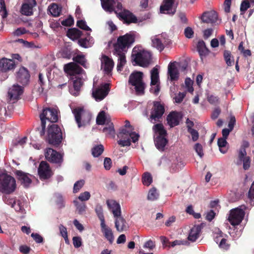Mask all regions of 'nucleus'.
Instances as JSON below:
<instances>
[{"label":"nucleus","mask_w":254,"mask_h":254,"mask_svg":"<svg viewBox=\"0 0 254 254\" xmlns=\"http://www.w3.org/2000/svg\"><path fill=\"white\" fill-rule=\"evenodd\" d=\"M64 70L73 80V87L69 88L71 94L74 96L79 95L81 86L86 78L84 71L77 64L70 63L64 66Z\"/></svg>","instance_id":"1"},{"label":"nucleus","mask_w":254,"mask_h":254,"mask_svg":"<svg viewBox=\"0 0 254 254\" xmlns=\"http://www.w3.org/2000/svg\"><path fill=\"white\" fill-rule=\"evenodd\" d=\"M134 37L130 34L120 36L114 45V54L118 57L117 70L121 71L126 63L125 53L127 49L134 43Z\"/></svg>","instance_id":"2"},{"label":"nucleus","mask_w":254,"mask_h":254,"mask_svg":"<svg viewBox=\"0 0 254 254\" xmlns=\"http://www.w3.org/2000/svg\"><path fill=\"white\" fill-rule=\"evenodd\" d=\"M102 8L106 12H115L119 17L127 23H136V18L129 11L123 8L122 5L119 2L114 0H101Z\"/></svg>","instance_id":"3"},{"label":"nucleus","mask_w":254,"mask_h":254,"mask_svg":"<svg viewBox=\"0 0 254 254\" xmlns=\"http://www.w3.org/2000/svg\"><path fill=\"white\" fill-rule=\"evenodd\" d=\"M134 128L128 121H125V128H122L117 135L120 139L118 143L121 146H128L130 145V139L134 143L138 141L139 134L133 131Z\"/></svg>","instance_id":"4"},{"label":"nucleus","mask_w":254,"mask_h":254,"mask_svg":"<svg viewBox=\"0 0 254 254\" xmlns=\"http://www.w3.org/2000/svg\"><path fill=\"white\" fill-rule=\"evenodd\" d=\"M151 53L140 47L133 48L131 53V62L133 65L147 67L151 63Z\"/></svg>","instance_id":"5"},{"label":"nucleus","mask_w":254,"mask_h":254,"mask_svg":"<svg viewBox=\"0 0 254 254\" xmlns=\"http://www.w3.org/2000/svg\"><path fill=\"white\" fill-rule=\"evenodd\" d=\"M153 129L155 132L154 142L156 148L159 151H163L168 140L166 138V131L163 125L157 124L153 126Z\"/></svg>","instance_id":"6"},{"label":"nucleus","mask_w":254,"mask_h":254,"mask_svg":"<svg viewBox=\"0 0 254 254\" xmlns=\"http://www.w3.org/2000/svg\"><path fill=\"white\" fill-rule=\"evenodd\" d=\"M16 182L13 177L5 173L0 174V192L9 194L14 191Z\"/></svg>","instance_id":"7"},{"label":"nucleus","mask_w":254,"mask_h":254,"mask_svg":"<svg viewBox=\"0 0 254 254\" xmlns=\"http://www.w3.org/2000/svg\"><path fill=\"white\" fill-rule=\"evenodd\" d=\"M71 110L78 127L85 126L89 124L91 114L88 111L81 107H77Z\"/></svg>","instance_id":"8"},{"label":"nucleus","mask_w":254,"mask_h":254,"mask_svg":"<svg viewBox=\"0 0 254 254\" xmlns=\"http://www.w3.org/2000/svg\"><path fill=\"white\" fill-rule=\"evenodd\" d=\"M246 208L245 205H241L230 211L228 220L232 226L238 225L242 222L245 215Z\"/></svg>","instance_id":"9"},{"label":"nucleus","mask_w":254,"mask_h":254,"mask_svg":"<svg viewBox=\"0 0 254 254\" xmlns=\"http://www.w3.org/2000/svg\"><path fill=\"white\" fill-rule=\"evenodd\" d=\"M143 73L140 71H135L132 73L129 77L128 82L134 87L137 94H142L145 87L144 83L142 81Z\"/></svg>","instance_id":"10"},{"label":"nucleus","mask_w":254,"mask_h":254,"mask_svg":"<svg viewBox=\"0 0 254 254\" xmlns=\"http://www.w3.org/2000/svg\"><path fill=\"white\" fill-rule=\"evenodd\" d=\"M48 138L49 142L54 145H58L62 142V132L58 125L53 124L49 127Z\"/></svg>","instance_id":"11"},{"label":"nucleus","mask_w":254,"mask_h":254,"mask_svg":"<svg viewBox=\"0 0 254 254\" xmlns=\"http://www.w3.org/2000/svg\"><path fill=\"white\" fill-rule=\"evenodd\" d=\"M58 111L56 108H45L43 109L42 112L40 115L41 121L44 125L46 121L51 123H56L58 121Z\"/></svg>","instance_id":"12"},{"label":"nucleus","mask_w":254,"mask_h":254,"mask_svg":"<svg viewBox=\"0 0 254 254\" xmlns=\"http://www.w3.org/2000/svg\"><path fill=\"white\" fill-rule=\"evenodd\" d=\"M236 164L238 166L243 165V169L247 170L249 169L251 166L250 157L247 155L245 148L243 147L240 148L238 153V158Z\"/></svg>","instance_id":"13"},{"label":"nucleus","mask_w":254,"mask_h":254,"mask_svg":"<svg viewBox=\"0 0 254 254\" xmlns=\"http://www.w3.org/2000/svg\"><path fill=\"white\" fill-rule=\"evenodd\" d=\"M108 84H105L99 87L93 88L92 96L97 101L104 99L108 94L109 88Z\"/></svg>","instance_id":"14"},{"label":"nucleus","mask_w":254,"mask_h":254,"mask_svg":"<svg viewBox=\"0 0 254 254\" xmlns=\"http://www.w3.org/2000/svg\"><path fill=\"white\" fill-rule=\"evenodd\" d=\"M164 113V107L159 102L154 103L150 117V122L153 124L159 121Z\"/></svg>","instance_id":"15"},{"label":"nucleus","mask_w":254,"mask_h":254,"mask_svg":"<svg viewBox=\"0 0 254 254\" xmlns=\"http://www.w3.org/2000/svg\"><path fill=\"white\" fill-rule=\"evenodd\" d=\"M45 156L47 160L53 163L60 164L63 160V155L51 148L46 149Z\"/></svg>","instance_id":"16"},{"label":"nucleus","mask_w":254,"mask_h":254,"mask_svg":"<svg viewBox=\"0 0 254 254\" xmlns=\"http://www.w3.org/2000/svg\"><path fill=\"white\" fill-rule=\"evenodd\" d=\"M38 173L40 179L45 180L50 178L53 174L49 165L45 161H42L38 167Z\"/></svg>","instance_id":"17"},{"label":"nucleus","mask_w":254,"mask_h":254,"mask_svg":"<svg viewBox=\"0 0 254 254\" xmlns=\"http://www.w3.org/2000/svg\"><path fill=\"white\" fill-rule=\"evenodd\" d=\"M159 81V71L156 67L151 70V85L150 91L157 95L159 92L160 88L158 85Z\"/></svg>","instance_id":"18"},{"label":"nucleus","mask_w":254,"mask_h":254,"mask_svg":"<svg viewBox=\"0 0 254 254\" xmlns=\"http://www.w3.org/2000/svg\"><path fill=\"white\" fill-rule=\"evenodd\" d=\"M35 0H24L21 6L20 11L24 15L30 16L33 13V7L36 5Z\"/></svg>","instance_id":"19"},{"label":"nucleus","mask_w":254,"mask_h":254,"mask_svg":"<svg viewBox=\"0 0 254 254\" xmlns=\"http://www.w3.org/2000/svg\"><path fill=\"white\" fill-rule=\"evenodd\" d=\"M101 68L105 73L110 74L113 68L114 63L113 60L108 56H103L101 60Z\"/></svg>","instance_id":"20"},{"label":"nucleus","mask_w":254,"mask_h":254,"mask_svg":"<svg viewBox=\"0 0 254 254\" xmlns=\"http://www.w3.org/2000/svg\"><path fill=\"white\" fill-rule=\"evenodd\" d=\"M30 74L28 70L24 67H20L16 74L17 81L23 85H25L28 82Z\"/></svg>","instance_id":"21"},{"label":"nucleus","mask_w":254,"mask_h":254,"mask_svg":"<svg viewBox=\"0 0 254 254\" xmlns=\"http://www.w3.org/2000/svg\"><path fill=\"white\" fill-rule=\"evenodd\" d=\"M109 209L112 212L114 217L121 215V208L120 204L115 200L109 199L106 201Z\"/></svg>","instance_id":"22"},{"label":"nucleus","mask_w":254,"mask_h":254,"mask_svg":"<svg viewBox=\"0 0 254 254\" xmlns=\"http://www.w3.org/2000/svg\"><path fill=\"white\" fill-rule=\"evenodd\" d=\"M174 0H164L163 4L160 8V12L164 14L173 15L175 13V9L172 8Z\"/></svg>","instance_id":"23"},{"label":"nucleus","mask_w":254,"mask_h":254,"mask_svg":"<svg viewBox=\"0 0 254 254\" xmlns=\"http://www.w3.org/2000/svg\"><path fill=\"white\" fill-rule=\"evenodd\" d=\"M100 225L101 231L104 237L110 244H112L114 241V237L112 229L106 225L105 222L101 223Z\"/></svg>","instance_id":"24"},{"label":"nucleus","mask_w":254,"mask_h":254,"mask_svg":"<svg viewBox=\"0 0 254 254\" xmlns=\"http://www.w3.org/2000/svg\"><path fill=\"white\" fill-rule=\"evenodd\" d=\"M16 175L21 184L24 187H27L31 183L32 176L29 174L25 173L21 171H17Z\"/></svg>","instance_id":"25"},{"label":"nucleus","mask_w":254,"mask_h":254,"mask_svg":"<svg viewBox=\"0 0 254 254\" xmlns=\"http://www.w3.org/2000/svg\"><path fill=\"white\" fill-rule=\"evenodd\" d=\"M15 64L13 60L3 58L0 60V69L3 72L13 69Z\"/></svg>","instance_id":"26"},{"label":"nucleus","mask_w":254,"mask_h":254,"mask_svg":"<svg viewBox=\"0 0 254 254\" xmlns=\"http://www.w3.org/2000/svg\"><path fill=\"white\" fill-rule=\"evenodd\" d=\"M201 19L204 23H214L217 19V14L214 11L205 12L202 14Z\"/></svg>","instance_id":"27"},{"label":"nucleus","mask_w":254,"mask_h":254,"mask_svg":"<svg viewBox=\"0 0 254 254\" xmlns=\"http://www.w3.org/2000/svg\"><path fill=\"white\" fill-rule=\"evenodd\" d=\"M114 218L115 219V227L118 232H121L127 229L128 225L121 215Z\"/></svg>","instance_id":"28"},{"label":"nucleus","mask_w":254,"mask_h":254,"mask_svg":"<svg viewBox=\"0 0 254 254\" xmlns=\"http://www.w3.org/2000/svg\"><path fill=\"white\" fill-rule=\"evenodd\" d=\"M22 93V87L17 84L13 85L8 91V95L10 98L13 99H17Z\"/></svg>","instance_id":"29"},{"label":"nucleus","mask_w":254,"mask_h":254,"mask_svg":"<svg viewBox=\"0 0 254 254\" xmlns=\"http://www.w3.org/2000/svg\"><path fill=\"white\" fill-rule=\"evenodd\" d=\"M168 74L170 80L174 81L178 79L179 77V72L175 63H171L168 65Z\"/></svg>","instance_id":"30"},{"label":"nucleus","mask_w":254,"mask_h":254,"mask_svg":"<svg viewBox=\"0 0 254 254\" xmlns=\"http://www.w3.org/2000/svg\"><path fill=\"white\" fill-rule=\"evenodd\" d=\"M201 230V226L200 225H194L190 229L188 236V240L192 242L195 241L198 238Z\"/></svg>","instance_id":"31"},{"label":"nucleus","mask_w":254,"mask_h":254,"mask_svg":"<svg viewBox=\"0 0 254 254\" xmlns=\"http://www.w3.org/2000/svg\"><path fill=\"white\" fill-rule=\"evenodd\" d=\"M168 125L171 127L176 126L179 124V114L177 112H172L169 114L167 118Z\"/></svg>","instance_id":"32"},{"label":"nucleus","mask_w":254,"mask_h":254,"mask_svg":"<svg viewBox=\"0 0 254 254\" xmlns=\"http://www.w3.org/2000/svg\"><path fill=\"white\" fill-rule=\"evenodd\" d=\"M164 40H162L158 37H155L152 39V45L157 49L159 52H161L164 49Z\"/></svg>","instance_id":"33"},{"label":"nucleus","mask_w":254,"mask_h":254,"mask_svg":"<svg viewBox=\"0 0 254 254\" xmlns=\"http://www.w3.org/2000/svg\"><path fill=\"white\" fill-rule=\"evenodd\" d=\"M197 48L201 57L206 56L209 53V51L206 48L204 42L203 41H200L198 42Z\"/></svg>","instance_id":"34"},{"label":"nucleus","mask_w":254,"mask_h":254,"mask_svg":"<svg viewBox=\"0 0 254 254\" xmlns=\"http://www.w3.org/2000/svg\"><path fill=\"white\" fill-rule=\"evenodd\" d=\"M81 32L77 28H72L69 29L67 32V36L72 40H75L79 38L81 36Z\"/></svg>","instance_id":"35"},{"label":"nucleus","mask_w":254,"mask_h":254,"mask_svg":"<svg viewBox=\"0 0 254 254\" xmlns=\"http://www.w3.org/2000/svg\"><path fill=\"white\" fill-rule=\"evenodd\" d=\"M53 199L58 207L62 208L64 206V199L61 193L58 192L54 193Z\"/></svg>","instance_id":"36"},{"label":"nucleus","mask_w":254,"mask_h":254,"mask_svg":"<svg viewBox=\"0 0 254 254\" xmlns=\"http://www.w3.org/2000/svg\"><path fill=\"white\" fill-rule=\"evenodd\" d=\"M49 11L53 16L57 17L60 15L61 7L57 4L53 3L49 7Z\"/></svg>","instance_id":"37"},{"label":"nucleus","mask_w":254,"mask_h":254,"mask_svg":"<svg viewBox=\"0 0 254 254\" xmlns=\"http://www.w3.org/2000/svg\"><path fill=\"white\" fill-rule=\"evenodd\" d=\"M73 60L82 65L85 68L88 67V65L85 60V57L82 54L77 55L73 58Z\"/></svg>","instance_id":"38"},{"label":"nucleus","mask_w":254,"mask_h":254,"mask_svg":"<svg viewBox=\"0 0 254 254\" xmlns=\"http://www.w3.org/2000/svg\"><path fill=\"white\" fill-rule=\"evenodd\" d=\"M226 235L224 234L219 228H215L213 231V238L215 242L218 244L222 238H225Z\"/></svg>","instance_id":"39"},{"label":"nucleus","mask_w":254,"mask_h":254,"mask_svg":"<svg viewBox=\"0 0 254 254\" xmlns=\"http://www.w3.org/2000/svg\"><path fill=\"white\" fill-rule=\"evenodd\" d=\"M217 144L219 146L220 151L223 154L226 153L227 151V149L225 148L227 144L226 139L222 137L219 138L217 141Z\"/></svg>","instance_id":"40"},{"label":"nucleus","mask_w":254,"mask_h":254,"mask_svg":"<svg viewBox=\"0 0 254 254\" xmlns=\"http://www.w3.org/2000/svg\"><path fill=\"white\" fill-rule=\"evenodd\" d=\"M92 39L90 36L85 38L80 39L78 40L79 45L83 48H87L91 46Z\"/></svg>","instance_id":"41"},{"label":"nucleus","mask_w":254,"mask_h":254,"mask_svg":"<svg viewBox=\"0 0 254 254\" xmlns=\"http://www.w3.org/2000/svg\"><path fill=\"white\" fill-rule=\"evenodd\" d=\"M104 147L100 144L94 146L92 149V154L94 157H97L101 155L104 151Z\"/></svg>","instance_id":"42"},{"label":"nucleus","mask_w":254,"mask_h":254,"mask_svg":"<svg viewBox=\"0 0 254 254\" xmlns=\"http://www.w3.org/2000/svg\"><path fill=\"white\" fill-rule=\"evenodd\" d=\"M103 132L107 135L114 137L115 131L113 123L110 124L108 127H104L103 129Z\"/></svg>","instance_id":"43"},{"label":"nucleus","mask_w":254,"mask_h":254,"mask_svg":"<svg viewBox=\"0 0 254 254\" xmlns=\"http://www.w3.org/2000/svg\"><path fill=\"white\" fill-rule=\"evenodd\" d=\"M142 182L144 185L149 186L152 182V177L151 174L149 172L144 173L142 176Z\"/></svg>","instance_id":"44"},{"label":"nucleus","mask_w":254,"mask_h":254,"mask_svg":"<svg viewBox=\"0 0 254 254\" xmlns=\"http://www.w3.org/2000/svg\"><path fill=\"white\" fill-rule=\"evenodd\" d=\"M73 203L74 204L79 214H83L85 212L87 207L84 203H80L77 200H75L73 201Z\"/></svg>","instance_id":"45"},{"label":"nucleus","mask_w":254,"mask_h":254,"mask_svg":"<svg viewBox=\"0 0 254 254\" xmlns=\"http://www.w3.org/2000/svg\"><path fill=\"white\" fill-rule=\"evenodd\" d=\"M95 211L99 220H100L101 223L105 222L103 212L102 206L100 204H97L95 206Z\"/></svg>","instance_id":"46"},{"label":"nucleus","mask_w":254,"mask_h":254,"mask_svg":"<svg viewBox=\"0 0 254 254\" xmlns=\"http://www.w3.org/2000/svg\"><path fill=\"white\" fill-rule=\"evenodd\" d=\"M159 196V194L157 192L155 188H153L151 189L148 193L147 199L150 201H154L156 200Z\"/></svg>","instance_id":"47"},{"label":"nucleus","mask_w":254,"mask_h":254,"mask_svg":"<svg viewBox=\"0 0 254 254\" xmlns=\"http://www.w3.org/2000/svg\"><path fill=\"white\" fill-rule=\"evenodd\" d=\"M11 207L13 208L15 211L23 213L25 211L22 203L19 200H16L14 199L13 203L12 204Z\"/></svg>","instance_id":"48"},{"label":"nucleus","mask_w":254,"mask_h":254,"mask_svg":"<svg viewBox=\"0 0 254 254\" xmlns=\"http://www.w3.org/2000/svg\"><path fill=\"white\" fill-rule=\"evenodd\" d=\"M106 122V113L104 111H101L98 115L96 118L97 124L103 125Z\"/></svg>","instance_id":"49"},{"label":"nucleus","mask_w":254,"mask_h":254,"mask_svg":"<svg viewBox=\"0 0 254 254\" xmlns=\"http://www.w3.org/2000/svg\"><path fill=\"white\" fill-rule=\"evenodd\" d=\"M193 81L190 78L188 77L185 79V84L186 88L188 91L190 93H192L193 91Z\"/></svg>","instance_id":"50"},{"label":"nucleus","mask_w":254,"mask_h":254,"mask_svg":"<svg viewBox=\"0 0 254 254\" xmlns=\"http://www.w3.org/2000/svg\"><path fill=\"white\" fill-rule=\"evenodd\" d=\"M84 184V181L83 180H81L75 182L73 186V193L77 192L82 188Z\"/></svg>","instance_id":"51"},{"label":"nucleus","mask_w":254,"mask_h":254,"mask_svg":"<svg viewBox=\"0 0 254 254\" xmlns=\"http://www.w3.org/2000/svg\"><path fill=\"white\" fill-rule=\"evenodd\" d=\"M76 25L79 28L83 30L90 31H91V28L87 25L86 22L85 20L82 19L77 20Z\"/></svg>","instance_id":"52"},{"label":"nucleus","mask_w":254,"mask_h":254,"mask_svg":"<svg viewBox=\"0 0 254 254\" xmlns=\"http://www.w3.org/2000/svg\"><path fill=\"white\" fill-rule=\"evenodd\" d=\"M0 13H1V16L3 18H5L7 15V12L3 0H0Z\"/></svg>","instance_id":"53"},{"label":"nucleus","mask_w":254,"mask_h":254,"mask_svg":"<svg viewBox=\"0 0 254 254\" xmlns=\"http://www.w3.org/2000/svg\"><path fill=\"white\" fill-rule=\"evenodd\" d=\"M91 197L90 193L86 191L81 193L78 197L79 200L81 201H86L88 200Z\"/></svg>","instance_id":"54"},{"label":"nucleus","mask_w":254,"mask_h":254,"mask_svg":"<svg viewBox=\"0 0 254 254\" xmlns=\"http://www.w3.org/2000/svg\"><path fill=\"white\" fill-rule=\"evenodd\" d=\"M250 4L248 0H243L240 6L241 12L244 13L249 7Z\"/></svg>","instance_id":"55"},{"label":"nucleus","mask_w":254,"mask_h":254,"mask_svg":"<svg viewBox=\"0 0 254 254\" xmlns=\"http://www.w3.org/2000/svg\"><path fill=\"white\" fill-rule=\"evenodd\" d=\"M194 149L200 158L203 157L204 154L203 152L202 146L200 143H196L194 146Z\"/></svg>","instance_id":"56"},{"label":"nucleus","mask_w":254,"mask_h":254,"mask_svg":"<svg viewBox=\"0 0 254 254\" xmlns=\"http://www.w3.org/2000/svg\"><path fill=\"white\" fill-rule=\"evenodd\" d=\"M249 198L252 205H254V182L252 184L249 191Z\"/></svg>","instance_id":"57"},{"label":"nucleus","mask_w":254,"mask_h":254,"mask_svg":"<svg viewBox=\"0 0 254 254\" xmlns=\"http://www.w3.org/2000/svg\"><path fill=\"white\" fill-rule=\"evenodd\" d=\"M73 245L75 248H78L82 245V239L81 237L76 236L72 238Z\"/></svg>","instance_id":"58"},{"label":"nucleus","mask_w":254,"mask_h":254,"mask_svg":"<svg viewBox=\"0 0 254 254\" xmlns=\"http://www.w3.org/2000/svg\"><path fill=\"white\" fill-rule=\"evenodd\" d=\"M9 116V114L7 112L5 107H0V118L1 120H4L7 117Z\"/></svg>","instance_id":"59"},{"label":"nucleus","mask_w":254,"mask_h":254,"mask_svg":"<svg viewBox=\"0 0 254 254\" xmlns=\"http://www.w3.org/2000/svg\"><path fill=\"white\" fill-rule=\"evenodd\" d=\"M73 18L71 16H69L67 18L62 21L61 24L65 26H70L73 24Z\"/></svg>","instance_id":"60"},{"label":"nucleus","mask_w":254,"mask_h":254,"mask_svg":"<svg viewBox=\"0 0 254 254\" xmlns=\"http://www.w3.org/2000/svg\"><path fill=\"white\" fill-rule=\"evenodd\" d=\"M188 132L191 134L193 141H196L199 137V133L197 130L193 128H190Z\"/></svg>","instance_id":"61"},{"label":"nucleus","mask_w":254,"mask_h":254,"mask_svg":"<svg viewBox=\"0 0 254 254\" xmlns=\"http://www.w3.org/2000/svg\"><path fill=\"white\" fill-rule=\"evenodd\" d=\"M185 96V92H179L174 98L175 102L177 103H180L183 101Z\"/></svg>","instance_id":"62"},{"label":"nucleus","mask_w":254,"mask_h":254,"mask_svg":"<svg viewBox=\"0 0 254 254\" xmlns=\"http://www.w3.org/2000/svg\"><path fill=\"white\" fill-rule=\"evenodd\" d=\"M3 201L4 202L9 205L12 206V204L13 203V201L14 200V198L11 197L8 195H5L3 196L2 198Z\"/></svg>","instance_id":"63"},{"label":"nucleus","mask_w":254,"mask_h":254,"mask_svg":"<svg viewBox=\"0 0 254 254\" xmlns=\"http://www.w3.org/2000/svg\"><path fill=\"white\" fill-rule=\"evenodd\" d=\"M219 248L224 250H228L229 248V245L226 243V239L225 238H222L221 241L218 243Z\"/></svg>","instance_id":"64"}]
</instances>
